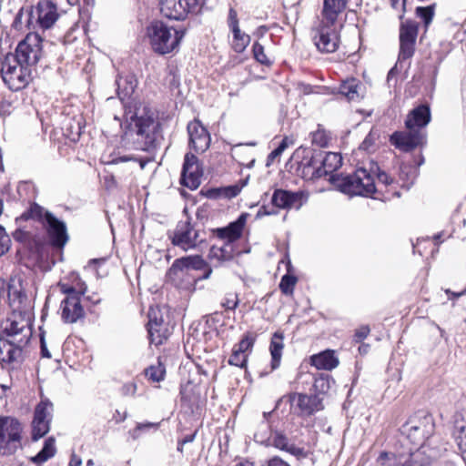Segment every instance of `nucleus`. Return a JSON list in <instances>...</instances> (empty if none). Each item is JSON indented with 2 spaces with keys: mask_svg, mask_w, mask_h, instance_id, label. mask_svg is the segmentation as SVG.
Wrapping results in <instances>:
<instances>
[{
  "mask_svg": "<svg viewBox=\"0 0 466 466\" xmlns=\"http://www.w3.org/2000/svg\"><path fill=\"white\" fill-rule=\"evenodd\" d=\"M7 297L12 313L2 322L3 332L18 345H26L32 336V303L20 281L8 284Z\"/></svg>",
  "mask_w": 466,
  "mask_h": 466,
  "instance_id": "1",
  "label": "nucleus"
},
{
  "mask_svg": "<svg viewBox=\"0 0 466 466\" xmlns=\"http://www.w3.org/2000/svg\"><path fill=\"white\" fill-rule=\"evenodd\" d=\"M431 121L429 106L421 105L411 110L405 120L406 130L395 132L390 142L401 151L409 152L420 146L425 138L423 128Z\"/></svg>",
  "mask_w": 466,
  "mask_h": 466,
  "instance_id": "2",
  "label": "nucleus"
},
{
  "mask_svg": "<svg viewBox=\"0 0 466 466\" xmlns=\"http://www.w3.org/2000/svg\"><path fill=\"white\" fill-rule=\"evenodd\" d=\"M435 431V421L433 417L424 411H419L410 416L401 426V434L413 445L421 448L428 447V453L431 449H440L431 447L435 443L433 434Z\"/></svg>",
  "mask_w": 466,
  "mask_h": 466,
  "instance_id": "3",
  "label": "nucleus"
},
{
  "mask_svg": "<svg viewBox=\"0 0 466 466\" xmlns=\"http://www.w3.org/2000/svg\"><path fill=\"white\" fill-rule=\"evenodd\" d=\"M58 287L60 291L66 295L61 301V318L66 323H76L85 317L81 296L86 293V285L79 280L76 286L59 282Z\"/></svg>",
  "mask_w": 466,
  "mask_h": 466,
  "instance_id": "4",
  "label": "nucleus"
},
{
  "mask_svg": "<svg viewBox=\"0 0 466 466\" xmlns=\"http://www.w3.org/2000/svg\"><path fill=\"white\" fill-rule=\"evenodd\" d=\"M184 35V31L175 30L160 21L152 23L147 28L150 45L160 55L170 53L177 47Z\"/></svg>",
  "mask_w": 466,
  "mask_h": 466,
  "instance_id": "5",
  "label": "nucleus"
},
{
  "mask_svg": "<svg viewBox=\"0 0 466 466\" xmlns=\"http://www.w3.org/2000/svg\"><path fill=\"white\" fill-rule=\"evenodd\" d=\"M440 454L441 449H431L428 453L427 446L410 451L409 457H398L388 452H381L377 459V464L378 466H430Z\"/></svg>",
  "mask_w": 466,
  "mask_h": 466,
  "instance_id": "6",
  "label": "nucleus"
},
{
  "mask_svg": "<svg viewBox=\"0 0 466 466\" xmlns=\"http://www.w3.org/2000/svg\"><path fill=\"white\" fill-rule=\"evenodd\" d=\"M338 187L348 195L371 196L377 191L374 177L365 167L358 168L352 175L338 179Z\"/></svg>",
  "mask_w": 466,
  "mask_h": 466,
  "instance_id": "7",
  "label": "nucleus"
},
{
  "mask_svg": "<svg viewBox=\"0 0 466 466\" xmlns=\"http://www.w3.org/2000/svg\"><path fill=\"white\" fill-rule=\"evenodd\" d=\"M23 426L14 417H0V454L12 455L22 447Z\"/></svg>",
  "mask_w": 466,
  "mask_h": 466,
  "instance_id": "8",
  "label": "nucleus"
},
{
  "mask_svg": "<svg viewBox=\"0 0 466 466\" xmlns=\"http://www.w3.org/2000/svg\"><path fill=\"white\" fill-rule=\"evenodd\" d=\"M1 74L4 82L13 91L24 88L31 80V69L18 62L13 54H8L3 61Z\"/></svg>",
  "mask_w": 466,
  "mask_h": 466,
  "instance_id": "9",
  "label": "nucleus"
},
{
  "mask_svg": "<svg viewBox=\"0 0 466 466\" xmlns=\"http://www.w3.org/2000/svg\"><path fill=\"white\" fill-rule=\"evenodd\" d=\"M155 121L151 116H131V123L125 136L133 138L137 143V147L146 149L155 140Z\"/></svg>",
  "mask_w": 466,
  "mask_h": 466,
  "instance_id": "10",
  "label": "nucleus"
},
{
  "mask_svg": "<svg viewBox=\"0 0 466 466\" xmlns=\"http://www.w3.org/2000/svg\"><path fill=\"white\" fill-rule=\"evenodd\" d=\"M339 28L338 23L320 20L319 26L313 31V41L318 50L322 53L335 52L339 44Z\"/></svg>",
  "mask_w": 466,
  "mask_h": 466,
  "instance_id": "11",
  "label": "nucleus"
},
{
  "mask_svg": "<svg viewBox=\"0 0 466 466\" xmlns=\"http://www.w3.org/2000/svg\"><path fill=\"white\" fill-rule=\"evenodd\" d=\"M204 0H161L160 10L163 15L174 20H183L189 14L200 12Z\"/></svg>",
  "mask_w": 466,
  "mask_h": 466,
  "instance_id": "12",
  "label": "nucleus"
},
{
  "mask_svg": "<svg viewBox=\"0 0 466 466\" xmlns=\"http://www.w3.org/2000/svg\"><path fill=\"white\" fill-rule=\"evenodd\" d=\"M42 39L37 34H28L25 38L21 41L14 56L22 65L28 68L36 65L42 56Z\"/></svg>",
  "mask_w": 466,
  "mask_h": 466,
  "instance_id": "13",
  "label": "nucleus"
},
{
  "mask_svg": "<svg viewBox=\"0 0 466 466\" xmlns=\"http://www.w3.org/2000/svg\"><path fill=\"white\" fill-rule=\"evenodd\" d=\"M417 35V22L406 20L400 24L399 60H406L413 56Z\"/></svg>",
  "mask_w": 466,
  "mask_h": 466,
  "instance_id": "14",
  "label": "nucleus"
},
{
  "mask_svg": "<svg viewBox=\"0 0 466 466\" xmlns=\"http://www.w3.org/2000/svg\"><path fill=\"white\" fill-rule=\"evenodd\" d=\"M147 315V332L150 343L160 345L170 335L168 326L164 322L160 309L157 307H150Z\"/></svg>",
  "mask_w": 466,
  "mask_h": 466,
  "instance_id": "15",
  "label": "nucleus"
},
{
  "mask_svg": "<svg viewBox=\"0 0 466 466\" xmlns=\"http://www.w3.org/2000/svg\"><path fill=\"white\" fill-rule=\"evenodd\" d=\"M203 176V169L199 164L198 158L191 154L187 153L184 157V164L181 173V183L189 189H197Z\"/></svg>",
  "mask_w": 466,
  "mask_h": 466,
  "instance_id": "16",
  "label": "nucleus"
},
{
  "mask_svg": "<svg viewBox=\"0 0 466 466\" xmlns=\"http://www.w3.org/2000/svg\"><path fill=\"white\" fill-rule=\"evenodd\" d=\"M199 235L189 223H179L171 237V241L174 246L182 248L184 251L196 248L198 245L202 242L198 239Z\"/></svg>",
  "mask_w": 466,
  "mask_h": 466,
  "instance_id": "17",
  "label": "nucleus"
},
{
  "mask_svg": "<svg viewBox=\"0 0 466 466\" xmlns=\"http://www.w3.org/2000/svg\"><path fill=\"white\" fill-rule=\"evenodd\" d=\"M52 404L48 401H41L35 410V416L32 422V437L37 441L49 431L50 413Z\"/></svg>",
  "mask_w": 466,
  "mask_h": 466,
  "instance_id": "18",
  "label": "nucleus"
},
{
  "mask_svg": "<svg viewBox=\"0 0 466 466\" xmlns=\"http://www.w3.org/2000/svg\"><path fill=\"white\" fill-rule=\"evenodd\" d=\"M187 133L189 137V146L197 153L205 152L210 146V135L202 124L195 119L188 123Z\"/></svg>",
  "mask_w": 466,
  "mask_h": 466,
  "instance_id": "19",
  "label": "nucleus"
},
{
  "mask_svg": "<svg viewBox=\"0 0 466 466\" xmlns=\"http://www.w3.org/2000/svg\"><path fill=\"white\" fill-rule=\"evenodd\" d=\"M289 400L292 409L300 415H311L323 409L321 400L317 395L292 393Z\"/></svg>",
  "mask_w": 466,
  "mask_h": 466,
  "instance_id": "20",
  "label": "nucleus"
},
{
  "mask_svg": "<svg viewBox=\"0 0 466 466\" xmlns=\"http://www.w3.org/2000/svg\"><path fill=\"white\" fill-rule=\"evenodd\" d=\"M44 227L54 247L63 248L66 244L68 235L66 224L56 218L52 213L46 214V223Z\"/></svg>",
  "mask_w": 466,
  "mask_h": 466,
  "instance_id": "21",
  "label": "nucleus"
},
{
  "mask_svg": "<svg viewBox=\"0 0 466 466\" xmlns=\"http://www.w3.org/2000/svg\"><path fill=\"white\" fill-rule=\"evenodd\" d=\"M307 195L302 191L291 192L284 189H276L271 198V203L279 208L299 209L306 202Z\"/></svg>",
  "mask_w": 466,
  "mask_h": 466,
  "instance_id": "22",
  "label": "nucleus"
},
{
  "mask_svg": "<svg viewBox=\"0 0 466 466\" xmlns=\"http://www.w3.org/2000/svg\"><path fill=\"white\" fill-rule=\"evenodd\" d=\"M168 279L177 288L187 289L191 288L196 279L190 271L183 265V262L176 259L167 274Z\"/></svg>",
  "mask_w": 466,
  "mask_h": 466,
  "instance_id": "23",
  "label": "nucleus"
},
{
  "mask_svg": "<svg viewBox=\"0 0 466 466\" xmlns=\"http://www.w3.org/2000/svg\"><path fill=\"white\" fill-rule=\"evenodd\" d=\"M301 175L305 179L313 180L326 176L320 162V152L304 157L299 164Z\"/></svg>",
  "mask_w": 466,
  "mask_h": 466,
  "instance_id": "24",
  "label": "nucleus"
},
{
  "mask_svg": "<svg viewBox=\"0 0 466 466\" xmlns=\"http://www.w3.org/2000/svg\"><path fill=\"white\" fill-rule=\"evenodd\" d=\"M37 22L44 29H48L56 23L58 18L57 8L56 5L48 0L40 1L36 7Z\"/></svg>",
  "mask_w": 466,
  "mask_h": 466,
  "instance_id": "25",
  "label": "nucleus"
},
{
  "mask_svg": "<svg viewBox=\"0 0 466 466\" xmlns=\"http://www.w3.org/2000/svg\"><path fill=\"white\" fill-rule=\"evenodd\" d=\"M248 213H242L237 220L229 223L228 226L217 229L218 237L227 239L228 243L232 244L233 241L238 239L248 218Z\"/></svg>",
  "mask_w": 466,
  "mask_h": 466,
  "instance_id": "26",
  "label": "nucleus"
},
{
  "mask_svg": "<svg viewBox=\"0 0 466 466\" xmlns=\"http://www.w3.org/2000/svg\"><path fill=\"white\" fill-rule=\"evenodd\" d=\"M452 434L461 453V458L466 463V415L457 412L453 418Z\"/></svg>",
  "mask_w": 466,
  "mask_h": 466,
  "instance_id": "27",
  "label": "nucleus"
},
{
  "mask_svg": "<svg viewBox=\"0 0 466 466\" xmlns=\"http://www.w3.org/2000/svg\"><path fill=\"white\" fill-rule=\"evenodd\" d=\"M11 339L0 337V362L12 363L18 360L22 355V347Z\"/></svg>",
  "mask_w": 466,
  "mask_h": 466,
  "instance_id": "28",
  "label": "nucleus"
},
{
  "mask_svg": "<svg viewBox=\"0 0 466 466\" xmlns=\"http://www.w3.org/2000/svg\"><path fill=\"white\" fill-rule=\"evenodd\" d=\"M348 0H323L321 20L335 24L339 15L345 10Z\"/></svg>",
  "mask_w": 466,
  "mask_h": 466,
  "instance_id": "29",
  "label": "nucleus"
},
{
  "mask_svg": "<svg viewBox=\"0 0 466 466\" xmlns=\"http://www.w3.org/2000/svg\"><path fill=\"white\" fill-rule=\"evenodd\" d=\"M310 363L318 370H331L338 367L339 361L334 350H327L311 356Z\"/></svg>",
  "mask_w": 466,
  "mask_h": 466,
  "instance_id": "30",
  "label": "nucleus"
},
{
  "mask_svg": "<svg viewBox=\"0 0 466 466\" xmlns=\"http://www.w3.org/2000/svg\"><path fill=\"white\" fill-rule=\"evenodd\" d=\"M284 336L282 333L275 332L270 341L271 368L277 369L279 366L282 351L284 349Z\"/></svg>",
  "mask_w": 466,
  "mask_h": 466,
  "instance_id": "31",
  "label": "nucleus"
},
{
  "mask_svg": "<svg viewBox=\"0 0 466 466\" xmlns=\"http://www.w3.org/2000/svg\"><path fill=\"white\" fill-rule=\"evenodd\" d=\"M272 443L276 448L286 451L297 457L305 456V451L303 449L297 447L293 443H290L286 436L280 433H276L274 435Z\"/></svg>",
  "mask_w": 466,
  "mask_h": 466,
  "instance_id": "32",
  "label": "nucleus"
},
{
  "mask_svg": "<svg viewBox=\"0 0 466 466\" xmlns=\"http://www.w3.org/2000/svg\"><path fill=\"white\" fill-rule=\"evenodd\" d=\"M208 257L210 259H216L218 263L228 261L233 258V246L228 242L221 247L212 246Z\"/></svg>",
  "mask_w": 466,
  "mask_h": 466,
  "instance_id": "33",
  "label": "nucleus"
},
{
  "mask_svg": "<svg viewBox=\"0 0 466 466\" xmlns=\"http://www.w3.org/2000/svg\"><path fill=\"white\" fill-rule=\"evenodd\" d=\"M56 451L55 440L49 438L45 441L43 449L35 456L32 457L31 461L35 464H42L54 457Z\"/></svg>",
  "mask_w": 466,
  "mask_h": 466,
  "instance_id": "34",
  "label": "nucleus"
},
{
  "mask_svg": "<svg viewBox=\"0 0 466 466\" xmlns=\"http://www.w3.org/2000/svg\"><path fill=\"white\" fill-rule=\"evenodd\" d=\"M245 183L241 187L238 185H233L220 188H214L208 192V197L210 198H232L240 193Z\"/></svg>",
  "mask_w": 466,
  "mask_h": 466,
  "instance_id": "35",
  "label": "nucleus"
},
{
  "mask_svg": "<svg viewBox=\"0 0 466 466\" xmlns=\"http://www.w3.org/2000/svg\"><path fill=\"white\" fill-rule=\"evenodd\" d=\"M320 162L322 169L326 171V175L333 172L341 165V157L339 154L329 152L325 156L320 152Z\"/></svg>",
  "mask_w": 466,
  "mask_h": 466,
  "instance_id": "36",
  "label": "nucleus"
},
{
  "mask_svg": "<svg viewBox=\"0 0 466 466\" xmlns=\"http://www.w3.org/2000/svg\"><path fill=\"white\" fill-rule=\"evenodd\" d=\"M359 84L356 79L344 81L339 87V93L344 96L348 100H354L358 95Z\"/></svg>",
  "mask_w": 466,
  "mask_h": 466,
  "instance_id": "37",
  "label": "nucleus"
},
{
  "mask_svg": "<svg viewBox=\"0 0 466 466\" xmlns=\"http://www.w3.org/2000/svg\"><path fill=\"white\" fill-rule=\"evenodd\" d=\"M178 261L183 262V265L188 269L200 270L207 267V262L201 256H187L180 258H177Z\"/></svg>",
  "mask_w": 466,
  "mask_h": 466,
  "instance_id": "38",
  "label": "nucleus"
},
{
  "mask_svg": "<svg viewBox=\"0 0 466 466\" xmlns=\"http://www.w3.org/2000/svg\"><path fill=\"white\" fill-rule=\"evenodd\" d=\"M311 143L319 147H326L329 142V134L321 127L320 125L318 126L317 130L312 131L310 133Z\"/></svg>",
  "mask_w": 466,
  "mask_h": 466,
  "instance_id": "39",
  "label": "nucleus"
},
{
  "mask_svg": "<svg viewBox=\"0 0 466 466\" xmlns=\"http://www.w3.org/2000/svg\"><path fill=\"white\" fill-rule=\"evenodd\" d=\"M232 32H233L232 46L236 52L241 53L248 46V44L250 42V37H249V35L242 33L239 28H238V33L236 31H232Z\"/></svg>",
  "mask_w": 466,
  "mask_h": 466,
  "instance_id": "40",
  "label": "nucleus"
},
{
  "mask_svg": "<svg viewBox=\"0 0 466 466\" xmlns=\"http://www.w3.org/2000/svg\"><path fill=\"white\" fill-rule=\"evenodd\" d=\"M165 372V368L158 362L157 365H152L146 370V376L152 381L159 382L164 380Z\"/></svg>",
  "mask_w": 466,
  "mask_h": 466,
  "instance_id": "41",
  "label": "nucleus"
},
{
  "mask_svg": "<svg viewBox=\"0 0 466 466\" xmlns=\"http://www.w3.org/2000/svg\"><path fill=\"white\" fill-rule=\"evenodd\" d=\"M50 213L47 210H45L44 208L39 206L38 204H32L27 211L26 214L24 216L25 218H30L34 219H37L43 223V225L46 223V214Z\"/></svg>",
  "mask_w": 466,
  "mask_h": 466,
  "instance_id": "42",
  "label": "nucleus"
},
{
  "mask_svg": "<svg viewBox=\"0 0 466 466\" xmlns=\"http://www.w3.org/2000/svg\"><path fill=\"white\" fill-rule=\"evenodd\" d=\"M297 283V278L289 274H286L282 277L279 289L282 293L285 295H291L294 290V287Z\"/></svg>",
  "mask_w": 466,
  "mask_h": 466,
  "instance_id": "43",
  "label": "nucleus"
},
{
  "mask_svg": "<svg viewBox=\"0 0 466 466\" xmlns=\"http://www.w3.org/2000/svg\"><path fill=\"white\" fill-rule=\"evenodd\" d=\"M255 343V338L251 336L250 333H247L244 335L242 339L234 346V349L238 350L239 352L247 353V351L250 350Z\"/></svg>",
  "mask_w": 466,
  "mask_h": 466,
  "instance_id": "44",
  "label": "nucleus"
},
{
  "mask_svg": "<svg viewBox=\"0 0 466 466\" xmlns=\"http://www.w3.org/2000/svg\"><path fill=\"white\" fill-rule=\"evenodd\" d=\"M248 360V353L239 352L233 348L232 354L228 360L230 365L243 368L246 366Z\"/></svg>",
  "mask_w": 466,
  "mask_h": 466,
  "instance_id": "45",
  "label": "nucleus"
},
{
  "mask_svg": "<svg viewBox=\"0 0 466 466\" xmlns=\"http://www.w3.org/2000/svg\"><path fill=\"white\" fill-rule=\"evenodd\" d=\"M416 15L421 18L425 25H429L432 20L434 10L432 6H420L416 9Z\"/></svg>",
  "mask_w": 466,
  "mask_h": 466,
  "instance_id": "46",
  "label": "nucleus"
},
{
  "mask_svg": "<svg viewBox=\"0 0 466 466\" xmlns=\"http://www.w3.org/2000/svg\"><path fill=\"white\" fill-rule=\"evenodd\" d=\"M254 56L261 64L268 65L270 63L269 59L264 52V47L259 43L253 45Z\"/></svg>",
  "mask_w": 466,
  "mask_h": 466,
  "instance_id": "47",
  "label": "nucleus"
},
{
  "mask_svg": "<svg viewBox=\"0 0 466 466\" xmlns=\"http://www.w3.org/2000/svg\"><path fill=\"white\" fill-rule=\"evenodd\" d=\"M10 238L5 233L4 227L0 226V256L8 251L10 248Z\"/></svg>",
  "mask_w": 466,
  "mask_h": 466,
  "instance_id": "48",
  "label": "nucleus"
},
{
  "mask_svg": "<svg viewBox=\"0 0 466 466\" xmlns=\"http://www.w3.org/2000/svg\"><path fill=\"white\" fill-rule=\"evenodd\" d=\"M239 300L238 299L237 294H229L228 295L224 301L222 302V306L227 309L233 310L238 306Z\"/></svg>",
  "mask_w": 466,
  "mask_h": 466,
  "instance_id": "49",
  "label": "nucleus"
},
{
  "mask_svg": "<svg viewBox=\"0 0 466 466\" xmlns=\"http://www.w3.org/2000/svg\"><path fill=\"white\" fill-rule=\"evenodd\" d=\"M127 161H138L139 162V165H140V167L143 169L147 161L146 160H143V159H137L134 157H130V156H124V157H115L114 159H112L111 163L113 164H118V163H121V162H127Z\"/></svg>",
  "mask_w": 466,
  "mask_h": 466,
  "instance_id": "50",
  "label": "nucleus"
},
{
  "mask_svg": "<svg viewBox=\"0 0 466 466\" xmlns=\"http://www.w3.org/2000/svg\"><path fill=\"white\" fill-rule=\"evenodd\" d=\"M228 26L231 28L232 31L238 32V14L237 11L233 8L229 9L228 13Z\"/></svg>",
  "mask_w": 466,
  "mask_h": 466,
  "instance_id": "51",
  "label": "nucleus"
},
{
  "mask_svg": "<svg viewBox=\"0 0 466 466\" xmlns=\"http://www.w3.org/2000/svg\"><path fill=\"white\" fill-rule=\"evenodd\" d=\"M370 331V330L368 326H361L355 332L354 341L357 343L361 342L364 339L368 337Z\"/></svg>",
  "mask_w": 466,
  "mask_h": 466,
  "instance_id": "52",
  "label": "nucleus"
},
{
  "mask_svg": "<svg viewBox=\"0 0 466 466\" xmlns=\"http://www.w3.org/2000/svg\"><path fill=\"white\" fill-rule=\"evenodd\" d=\"M377 177L380 186L387 187L391 185L393 182V179L385 172H379L377 174Z\"/></svg>",
  "mask_w": 466,
  "mask_h": 466,
  "instance_id": "53",
  "label": "nucleus"
},
{
  "mask_svg": "<svg viewBox=\"0 0 466 466\" xmlns=\"http://www.w3.org/2000/svg\"><path fill=\"white\" fill-rule=\"evenodd\" d=\"M374 136L373 134L370 132L366 137L365 139L363 140V142L360 144V148L362 149V150H366V151H369L370 150L371 147L373 146L374 144Z\"/></svg>",
  "mask_w": 466,
  "mask_h": 466,
  "instance_id": "54",
  "label": "nucleus"
},
{
  "mask_svg": "<svg viewBox=\"0 0 466 466\" xmlns=\"http://www.w3.org/2000/svg\"><path fill=\"white\" fill-rule=\"evenodd\" d=\"M294 141L291 137H285L279 145L276 147V153L280 152L283 153L286 148H288L290 145H293Z\"/></svg>",
  "mask_w": 466,
  "mask_h": 466,
  "instance_id": "55",
  "label": "nucleus"
},
{
  "mask_svg": "<svg viewBox=\"0 0 466 466\" xmlns=\"http://www.w3.org/2000/svg\"><path fill=\"white\" fill-rule=\"evenodd\" d=\"M390 5L393 9L401 11V15H400V18L401 19L403 17V13L405 11V3L406 0H390Z\"/></svg>",
  "mask_w": 466,
  "mask_h": 466,
  "instance_id": "56",
  "label": "nucleus"
},
{
  "mask_svg": "<svg viewBox=\"0 0 466 466\" xmlns=\"http://www.w3.org/2000/svg\"><path fill=\"white\" fill-rule=\"evenodd\" d=\"M13 238L15 240L18 241V242H25L28 238V233L23 229H16L14 233H13Z\"/></svg>",
  "mask_w": 466,
  "mask_h": 466,
  "instance_id": "57",
  "label": "nucleus"
},
{
  "mask_svg": "<svg viewBox=\"0 0 466 466\" xmlns=\"http://www.w3.org/2000/svg\"><path fill=\"white\" fill-rule=\"evenodd\" d=\"M264 466H290L288 462L279 457H273L269 459Z\"/></svg>",
  "mask_w": 466,
  "mask_h": 466,
  "instance_id": "58",
  "label": "nucleus"
},
{
  "mask_svg": "<svg viewBox=\"0 0 466 466\" xmlns=\"http://www.w3.org/2000/svg\"><path fill=\"white\" fill-rule=\"evenodd\" d=\"M277 214V211H275L274 209H268L266 206H262L257 215H256V218H260L264 216H271V215H276Z\"/></svg>",
  "mask_w": 466,
  "mask_h": 466,
  "instance_id": "59",
  "label": "nucleus"
},
{
  "mask_svg": "<svg viewBox=\"0 0 466 466\" xmlns=\"http://www.w3.org/2000/svg\"><path fill=\"white\" fill-rule=\"evenodd\" d=\"M125 82H127L128 84V86L125 87V89L122 90L121 92L120 91L118 92L119 96H121V93H123L124 96H127L134 92L135 85L133 83V80L132 79L128 80L127 78H126Z\"/></svg>",
  "mask_w": 466,
  "mask_h": 466,
  "instance_id": "60",
  "label": "nucleus"
},
{
  "mask_svg": "<svg viewBox=\"0 0 466 466\" xmlns=\"http://www.w3.org/2000/svg\"><path fill=\"white\" fill-rule=\"evenodd\" d=\"M123 394L134 395L137 391V385L135 383H127L122 387Z\"/></svg>",
  "mask_w": 466,
  "mask_h": 466,
  "instance_id": "61",
  "label": "nucleus"
},
{
  "mask_svg": "<svg viewBox=\"0 0 466 466\" xmlns=\"http://www.w3.org/2000/svg\"><path fill=\"white\" fill-rule=\"evenodd\" d=\"M445 293L449 296V299L454 300L456 299H459L462 295H464L466 293V291L463 290L461 292H453L451 289H445Z\"/></svg>",
  "mask_w": 466,
  "mask_h": 466,
  "instance_id": "62",
  "label": "nucleus"
},
{
  "mask_svg": "<svg viewBox=\"0 0 466 466\" xmlns=\"http://www.w3.org/2000/svg\"><path fill=\"white\" fill-rule=\"evenodd\" d=\"M40 342H41L42 356L46 357V358H50L51 355L46 348V341H45V339L43 336H41V338H40Z\"/></svg>",
  "mask_w": 466,
  "mask_h": 466,
  "instance_id": "63",
  "label": "nucleus"
},
{
  "mask_svg": "<svg viewBox=\"0 0 466 466\" xmlns=\"http://www.w3.org/2000/svg\"><path fill=\"white\" fill-rule=\"evenodd\" d=\"M82 460L76 454H72L69 466H80Z\"/></svg>",
  "mask_w": 466,
  "mask_h": 466,
  "instance_id": "64",
  "label": "nucleus"
}]
</instances>
